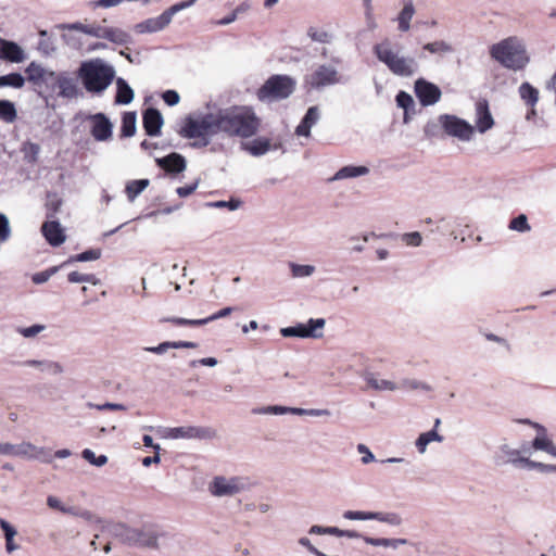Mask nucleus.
Here are the masks:
<instances>
[{"label": "nucleus", "mask_w": 556, "mask_h": 556, "mask_svg": "<svg viewBox=\"0 0 556 556\" xmlns=\"http://www.w3.org/2000/svg\"><path fill=\"white\" fill-rule=\"evenodd\" d=\"M25 84V78L20 73H11L0 76V87L9 86L13 88H22Z\"/></svg>", "instance_id": "38"}, {"label": "nucleus", "mask_w": 556, "mask_h": 556, "mask_svg": "<svg viewBox=\"0 0 556 556\" xmlns=\"http://www.w3.org/2000/svg\"><path fill=\"white\" fill-rule=\"evenodd\" d=\"M195 189H197V184L188 185V186L177 188V193L179 197L185 198V197L192 194L195 191Z\"/></svg>", "instance_id": "61"}, {"label": "nucleus", "mask_w": 556, "mask_h": 556, "mask_svg": "<svg viewBox=\"0 0 556 556\" xmlns=\"http://www.w3.org/2000/svg\"><path fill=\"white\" fill-rule=\"evenodd\" d=\"M117 91L115 96V102L118 104H128L134 99V91L129 85L123 79L118 78L116 81Z\"/></svg>", "instance_id": "26"}, {"label": "nucleus", "mask_w": 556, "mask_h": 556, "mask_svg": "<svg viewBox=\"0 0 556 556\" xmlns=\"http://www.w3.org/2000/svg\"><path fill=\"white\" fill-rule=\"evenodd\" d=\"M330 532H334L333 529H331V527L313 526L309 529V533L315 534H330Z\"/></svg>", "instance_id": "64"}, {"label": "nucleus", "mask_w": 556, "mask_h": 556, "mask_svg": "<svg viewBox=\"0 0 556 556\" xmlns=\"http://www.w3.org/2000/svg\"><path fill=\"white\" fill-rule=\"evenodd\" d=\"M415 92L422 105H432L441 98L440 88L424 79H418L415 83Z\"/></svg>", "instance_id": "12"}, {"label": "nucleus", "mask_w": 556, "mask_h": 556, "mask_svg": "<svg viewBox=\"0 0 556 556\" xmlns=\"http://www.w3.org/2000/svg\"><path fill=\"white\" fill-rule=\"evenodd\" d=\"M27 80L33 84L35 89L40 87L41 80L48 73L46 68H43L40 64L36 62L29 63V65L25 70Z\"/></svg>", "instance_id": "25"}, {"label": "nucleus", "mask_w": 556, "mask_h": 556, "mask_svg": "<svg viewBox=\"0 0 556 556\" xmlns=\"http://www.w3.org/2000/svg\"><path fill=\"white\" fill-rule=\"evenodd\" d=\"M325 326L323 318L313 319L311 318L307 325H298L293 327H287L281 329L283 337H300V338H317L320 334H316V329H321Z\"/></svg>", "instance_id": "10"}, {"label": "nucleus", "mask_w": 556, "mask_h": 556, "mask_svg": "<svg viewBox=\"0 0 556 556\" xmlns=\"http://www.w3.org/2000/svg\"><path fill=\"white\" fill-rule=\"evenodd\" d=\"M490 55L501 65L513 71H520L529 63L526 48L517 37H508L490 48Z\"/></svg>", "instance_id": "2"}, {"label": "nucleus", "mask_w": 556, "mask_h": 556, "mask_svg": "<svg viewBox=\"0 0 556 556\" xmlns=\"http://www.w3.org/2000/svg\"><path fill=\"white\" fill-rule=\"evenodd\" d=\"M532 446L535 450L545 451L549 455L556 456V446H555V444L548 438H546L544 435V433H542V435H538L533 440Z\"/></svg>", "instance_id": "35"}, {"label": "nucleus", "mask_w": 556, "mask_h": 556, "mask_svg": "<svg viewBox=\"0 0 556 556\" xmlns=\"http://www.w3.org/2000/svg\"><path fill=\"white\" fill-rule=\"evenodd\" d=\"M78 76L87 91L99 93L112 83L114 71L111 66L99 61H89L81 64Z\"/></svg>", "instance_id": "3"}, {"label": "nucleus", "mask_w": 556, "mask_h": 556, "mask_svg": "<svg viewBox=\"0 0 556 556\" xmlns=\"http://www.w3.org/2000/svg\"><path fill=\"white\" fill-rule=\"evenodd\" d=\"M262 126V119L251 105H231L207 113L200 118L187 117L179 135L188 139H201L206 147L210 138L223 135L228 138L248 139L254 137Z\"/></svg>", "instance_id": "1"}, {"label": "nucleus", "mask_w": 556, "mask_h": 556, "mask_svg": "<svg viewBox=\"0 0 556 556\" xmlns=\"http://www.w3.org/2000/svg\"><path fill=\"white\" fill-rule=\"evenodd\" d=\"M159 533L151 529H126L123 534V540L129 545H137L141 547L157 548Z\"/></svg>", "instance_id": "6"}, {"label": "nucleus", "mask_w": 556, "mask_h": 556, "mask_svg": "<svg viewBox=\"0 0 556 556\" xmlns=\"http://www.w3.org/2000/svg\"><path fill=\"white\" fill-rule=\"evenodd\" d=\"M340 78L336 68L328 65H319L307 78L306 83L315 89L339 83Z\"/></svg>", "instance_id": "7"}, {"label": "nucleus", "mask_w": 556, "mask_h": 556, "mask_svg": "<svg viewBox=\"0 0 556 556\" xmlns=\"http://www.w3.org/2000/svg\"><path fill=\"white\" fill-rule=\"evenodd\" d=\"M89 407H93L98 410H125L126 407L123 404L117 403H104L102 405L88 404Z\"/></svg>", "instance_id": "53"}, {"label": "nucleus", "mask_w": 556, "mask_h": 556, "mask_svg": "<svg viewBox=\"0 0 556 556\" xmlns=\"http://www.w3.org/2000/svg\"><path fill=\"white\" fill-rule=\"evenodd\" d=\"M405 239H406L407 244L414 245V247L420 245L421 240H422L420 233L417 231L405 235Z\"/></svg>", "instance_id": "58"}, {"label": "nucleus", "mask_w": 556, "mask_h": 556, "mask_svg": "<svg viewBox=\"0 0 556 556\" xmlns=\"http://www.w3.org/2000/svg\"><path fill=\"white\" fill-rule=\"evenodd\" d=\"M519 462L523 463L527 467H529L531 469L535 468L541 471H555L556 470V466L545 465L543 463H536V462L530 460L528 458H520Z\"/></svg>", "instance_id": "47"}, {"label": "nucleus", "mask_w": 556, "mask_h": 556, "mask_svg": "<svg viewBox=\"0 0 556 556\" xmlns=\"http://www.w3.org/2000/svg\"><path fill=\"white\" fill-rule=\"evenodd\" d=\"M73 28L79 30L84 34L101 38V33L103 31V27L99 25H85L81 23H76L73 25Z\"/></svg>", "instance_id": "43"}, {"label": "nucleus", "mask_w": 556, "mask_h": 556, "mask_svg": "<svg viewBox=\"0 0 556 556\" xmlns=\"http://www.w3.org/2000/svg\"><path fill=\"white\" fill-rule=\"evenodd\" d=\"M344 518L351 520H368L371 519L370 513L348 510L344 513Z\"/></svg>", "instance_id": "51"}, {"label": "nucleus", "mask_w": 556, "mask_h": 556, "mask_svg": "<svg viewBox=\"0 0 556 556\" xmlns=\"http://www.w3.org/2000/svg\"><path fill=\"white\" fill-rule=\"evenodd\" d=\"M0 527L4 532L5 539L14 538L16 535V530L4 519L0 518Z\"/></svg>", "instance_id": "56"}, {"label": "nucleus", "mask_w": 556, "mask_h": 556, "mask_svg": "<svg viewBox=\"0 0 556 556\" xmlns=\"http://www.w3.org/2000/svg\"><path fill=\"white\" fill-rule=\"evenodd\" d=\"M509 228L511 230H516V231H520V232L530 230V226L528 224L527 216L521 214V215L517 216L516 218L511 219L509 223Z\"/></svg>", "instance_id": "46"}, {"label": "nucleus", "mask_w": 556, "mask_h": 556, "mask_svg": "<svg viewBox=\"0 0 556 556\" xmlns=\"http://www.w3.org/2000/svg\"><path fill=\"white\" fill-rule=\"evenodd\" d=\"M170 22V14L164 12L155 20H148L146 22L147 29L149 31H157L164 28Z\"/></svg>", "instance_id": "41"}, {"label": "nucleus", "mask_w": 556, "mask_h": 556, "mask_svg": "<svg viewBox=\"0 0 556 556\" xmlns=\"http://www.w3.org/2000/svg\"><path fill=\"white\" fill-rule=\"evenodd\" d=\"M442 438L437 433L435 430H431L421 433L416 441V446L420 453L425 452L427 445L432 441H441Z\"/></svg>", "instance_id": "40"}, {"label": "nucleus", "mask_w": 556, "mask_h": 556, "mask_svg": "<svg viewBox=\"0 0 556 556\" xmlns=\"http://www.w3.org/2000/svg\"><path fill=\"white\" fill-rule=\"evenodd\" d=\"M101 38L108 39L114 43L123 45L127 40V34L118 28L103 27Z\"/></svg>", "instance_id": "33"}, {"label": "nucleus", "mask_w": 556, "mask_h": 556, "mask_svg": "<svg viewBox=\"0 0 556 556\" xmlns=\"http://www.w3.org/2000/svg\"><path fill=\"white\" fill-rule=\"evenodd\" d=\"M313 271H314V267L311 265L292 264V274L295 277L309 276Z\"/></svg>", "instance_id": "49"}, {"label": "nucleus", "mask_w": 556, "mask_h": 556, "mask_svg": "<svg viewBox=\"0 0 556 556\" xmlns=\"http://www.w3.org/2000/svg\"><path fill=\"white\" fill-rule=\"evenodd\" d=\"M368 173L365 166H344L334 176L336 179L357 177Z\"/></svg>", "instance_id": "36"}, {"label": "nucleus", "mask_w": 556, "mask_h": 556, "mask_svg": "<svg viewBox=\"0 0 556 556\" xmlns=\"http://www.w3.org/2000/svg\"><path fill=\"white\" fill-rule=\"evenodd\" d=\"M168 437L172 439H211L215 437V431L210 428L182 426L170 428Z\"/></svg>", "instance_id": "9"}, {"label": "nucleus", "mask_w": 556, "mask_h": 556, "mask_svg": "<svg viewBox=\"0 0 556 556\" xmlns=\"http://www.w3.org/2000/svg\"><path fill=\"white\" fill-rule=\"evenodd\" d=\"M91 135L98 141H106L112 137V123L103 113H97L90 117Z\"/></svg>", "instance_id": "14"}, {"label": "nucleus", "mask_w": 556, "mask_h": 556, "mask_svg": "<svg viewBox=\"0 0 556 556\" xmlns=\"http://www.w3.org/2000/svg\"><path fill=\"white\" fill-rule=\"evenodd\" d=\"M395 100H396L397 105L400 108H403L404 110H408L409 108H412L414 105V100H413L412 96L405 91H400L396 94Z\"/></svg>", "instance_id": "48"}, {"label": "nucleus", "mask_w": 556, "mask_h": 556, "mask_svg": "<svg viewBox=\"0 0 556 556\" xmlns=\"http://www.w3.org/2000/svg\"><path fill=\"white\" fill-rule=\"evenodd\" d=\"M0 59L14 63L24 60L23 50L17 43L0 39Z\"/></svg>", "instance_id": "20"}, {"label": "nucleus", "mask_w": 556, "mask_h": 556, "mask_svg": "<svg viewBox=\"0 0 556 556\" xmlns=\"http://www.w3.org/2000/svg\"><path fill=\"white\" fill-rule=\"evenodd\" d=\"M415 14V8L412 0H407L404 2V7L402 11L399 13L396 21L399 24V30L402 33H406L410 28V22Z\"/></svg>", "instance_id": "22"}, {"label": "nucleus", "mask_w": 556, "mask_h": 556, "mask_svg": "<svg viewBox=\"0 0 556 556\" xmlns=\"http://www.w3.org/2000/svg\"><path fill=\"white\" fill-rule=\"evenodd\" d=\"M56 94L72 99L78 96L77 80L67 73H60Z\"/></svg>", "instance_id": "19"}, {"label": "nucleus", "mask_w": 556, "mask_h": 556, "mask_svg": "<svg viewBox=\"0 0 556 556\" xmlns=\"http://www.w3.org/2000/svg\"><path fill=\"white\" fill-rule=\"evenodd\" d=\"M197 346L198 344L191 341H166L157 346L146 348L144 350L154 354H162L168 349H195Z\"/></svg>", "instance_id": "23"}, {"label": "nucleus", "mask_w": 556, "mask_h": 556, "mask_svg": "<svg viewBox=\"0 0 556 556\" xmlns=\"http://www.w3.org/2000/svg\"><path fill=\"white\" fill-rule=\"evenodd\" d=\"M307 35L313 41H317V42H321V43H328L331 40V35L328 31L319 30L314 27H311L307 30Z\"/></svg>", "instance_id": "44"}, {"label": "nucleus", "mask_w": 556, "mask_h": 556, "mask_svg": "<svg viewBox=\"0 0 556 556\" xmlns=\"http://www.w3.org/2000/svg\"><path fill=\"white\" fill-rule=\"evenodd\" d=\"M319 117L318 109L317 106H311L301 123L298 125L295 129V134L298 136H309L311 128L316 124L317 119Z\"/></svg>", "instance_id": "21"}, {"label": "nucleus", "mask_w": 556, "mask_h": 556, "mask_svg": "<svg viewBox=\"0 0 556 556\" xmlns=\"http://www.w3.org/2000/svg\"><path fill=\"white\" fill-rule=\"evenodd\" d=\"M55 270L56 269L53 268L50 271L39 273V274L34 276L33 280L36 283H42V282L47 281L49 279V277H50L51 273H54Z\"/></svg>", "instance_id": "63"}, {"label": "nucleus", "mask_w": 556, "mask_h": 556, "mask_svg": "<svg viewBox=\"0 0 556 556\" xmlns=\"http://www.w3.org/2000/svg\"><path fill=\"white\" fill-rule=\"evenodd\" d=\"M216 207H228L229 210H236L240 205V201L230 200V201H217L213 204Z\"/></svg>", "instance_id": "60"}, {"label": "nucleus", "mask_w": 556, "mask_h": 556, "mask_svg": "<svg viewBox=\"0 0 556 556\" xmlns=\"http://www.w3.org/2000/svg\"><path fill=\"white\" fill-rule=\"evenodd\" d=\"M296 81L288 75H271L256 91L260 101L287 99L295 90Z\"/></svg>", "instance_id": "5"}, {"label": "nucleus", "mask_w": 556, "mask_h": 556, "mask_svg": "<svg viewBox=\"0 0 556 556\" xmlns=\"http://www.w3.org/2000/svg\"><path fill=\"white\" fill-rule=\"evenodd\" d=\"M331 529H333L334 532H330L331 535H337V536H348V538H361L362 535L356 532V531H351V530H341L337 527H331Z\"/></svg>", "instance_id": "57"}, {"label": "nucleus", "mask_w": 556, "mask_h": 556, "mask_svg": "<svg viewBox=\"0 0 556 556\" xmlns=\"http://www.w3.org/2000/svg\"><path fill=\"white\" fill-rule=\"evenodd\" d=\"M156 164L169 174H179L186 169L185 157L176 152L164 157L156 159Z\"/></svg>", "instance_id": "18"}, {"label": "nucleus", "mask_w": 556, "mask_h": 556, "mask_svg": "<svg viewBox=\"0 0 556 556\" xmlns=\"http://www.w3.org/2000/svg\"><path fill=\"white\" fill-rule=\"evenodd\" d=\"M422 49L432 54L443 55L453 51V47L444 40H437L424 45Z\"/></svg>", "instance_id": "34"}, {"label": "nucleus", "mask_w": 556, "mask_h": 556, "mask_svg": "<svg viewBox=\"0 0 556 556\" xmlns=\"http://www.w3.org/2000/svg\"><path fill=\"white\" fill-rule=\"evenodd\" d=\"M443 128L446 134L458 137L463 140L470 139L473 128L463 119L456 116L445 115L443 118Z\"/></svg>", "instance_id": "11"}, {"label": "nucleus", "mask_w": 556, "mask_h": 556, "mask_svg": "<svg viewBox=\"0 0 556 556\" xmlns=\"http://www.w3.org/2000/svg\"><path fill=\"white\" fill-rule=\"evenodd\" d=\"M45 326L41 325H33L30 327L21 328L18 332L24 336L25 338H31L38 334L40 331H42Z\"/></svg>", "instance_id": "52"}, {"label": "nucleus", "mask_w": 556, "mask_h": 556, "mask_svg": "<svg viewBox=\"0 0 556 556\" xmlns=\"http://www.w3.org/2000/svg\"><path fill=\"white\" fill-rule=\"evenodd\" d=\"M142 123L148 136H159L163 125V117L159 110L149 108L143 112Z\"/></svg>", "instance_id": "16"}, {"label": "nucleus", "mask_w": 556, "mask_h": 556, "mask_svg": "<svg viewBox=\"0 0 556 556\" xmlns=\"http://www.w3.org/2000/svg\"><path fill=\"white\" fill-rule=\"evenodd\" d=\"M232 311H233L232 307H225L205 318L188 319V318H182V317H167V318H163L161 321L169 323L174 326H179V327H182V326L199 327V326L206 325L211 321H214L216 319L226 317V316L230 315Z\"/></svg>", "instance_id": "8"}, {"label": "nucleus", "mask_w": 556, "mask_h": 556, "mask_svg": "<svg viewBox=\"0 0 556 556\" xmlns=\"http://www.w3.org/2000/svg\"><path fill=\"white\" fill-rule=\"evenodd\" d=\"M101 256L100 250H88L72 256L68 262H86L98 260Z\"/></svg>", "instance_id": "45"}, {"label": "nucleus", "mask_w": 556, "mask_h": 556, "mask_svg": "<svg viewBox=\"0 0 556 556\" xmlns=\"http://www.w3.org/2000/svg\"><path fill=\"white\" fill-rule=\"evenodd\" d=\"M377 59L382 62L394 75L408 77L415 72L416 63L412 58L400 56L384 40L374 47Z\"/></svg>", "instance_id": "4"}, {"label": "nucleus", "mask_w": 556, "mask_h": 556, "mask_svg": "<svg viewBox=\"0 0 556 556\" xmlns=\"http://www.w3.org/2000/svg\"><path fill=\"white\" fill-rule=\"evenodd\" d=\"M22 152L24 153L25 160L27 162L36 163L38 161L40 146L31 141L24 142Z\"/></svg>", "instance_id": "39"}, {"label": "nucleus", "mask_w": 556, "mask_h": 556, "mask_svg": "<svg viewBox=\"0 0 556 556\" xmlns=\"http://www.w3.org/2000/svg\"><path fill=\"white\" fill-rule=\"evenodd\" d=\"M136 132V113L125 112L122 117L121 137H131Z\"/></svg>", "instance_id": "31"}, {"label": "nucleus", "mask_w": 556, "mask_h": 556, "mask_svg": "<svg viewBox=\"0 0 556 556\" xmlns=\"http://www.w3.org/2000/svg\"><path fill=\"white\" fill-rule=\"evenodd\" d=\"M195 0H190V1H182L180 3H177L175 5H173L168 11H166L167 13L170 14V16L176 13L177 11L179 10H182V9H186L188 8L189 5H191L192 3H194Z\"/></svg>", "instance_id": "62"}, {"label": "nucleus", "mask_w": 556, "mask_h": 556, "mask_svg": "<svg viewBox=\"0 0 556 556\" xmlns=\"http://www.w3.org/2000/svg\"><path fill=\"white\" fill-rule=\"evenodd\" d=\"M0 118L7 123H12L16 118L14 104L8 100H0Z\"/></svg>", "instance_id": "37"}, {"label": "nucleus", "mask_w": 556, "mask_h": 556, "mask_svg": "<svg viewBox=\"0 0 556 556\" xmlns=\"http://www.w3.org/2000/svg\"><path fill=\"white\" fill-rule=\"evenodd\" d=\"M365 381L367 386L374 390L383 391L389 390L393 391L396 389V384L393 381L386 379H378L374 374L368 372L365 375Z\"/></svg>", "instance_id": "28"}, {"label": "nucleus", "mask_w": 556, "mask_h": 556, "mask_svg": "<svg viewBox=\"0 0 556 556\" xmlns=\"http://www.w3.org/2000/svg\"><path fill=\"white\" fill-rule=\"evenodd\" d=\"M363 539L367 544H370L372 546H386L387 547V546L394 545L393 541L390 539H375V538H369V536H363Z\"/></svg>", "instance_id": "55"}, {"label": "nucleus", "mask_w": 556, "mask_h": 556, "mask_svg": "<svg viewBox=\"0 0 556 556\" xmlns=\"http://www.w3.org/2000/svg\"><path fill=\"white\" fill-rule=\"evenodd\" d=\"M300 544L305 546L311 553L316 556H325V554L318 551L314 545H312L311 541L307 538L300 539Z\"/></svg>", "instance_id": "59"}, {"label": "nucleus", "mask_w": 556, "mask_h": 556, "mask_svg": "<svg viewBox=\"0 0 556 556\" xmlns=\"http://www.w3.org/2000/svg\"><path fill=\"white\" fill-rule=\"evenodd\" d=\"M41 232L47 242L52 247H59L66 240L64 229L55 219L45 222L41 226Z\"/></svg>", "instance_id": "13"}, {"label": "nucleus", "mask_w": 556, "mask_h": 556, "mask_svg": "<svg viewBox=\"0 0 556 556\" xmlns=\"http://www.w3.org/2000/svg\"><path fill=\"white\" fill-rule=\"evenodd\" d=\"M149 179H137L127 182L125 193L127 199L132 202L148 186Z\"/></svg>", "instance_id": "29"}, {"label": "nucleus", "mask_w": 556, "mask_h": 556, "mask_svg": "<svg viewBox=\"0 0 556 556\" xmlns=\"http://www.w3.org/2000/svg\"><path fill=\"white\" fill-rule=\"evenodd\" d=\"M10 237V227L7 216L0 213V240L5 241Z\"/></svg>", "instance_id": "50"}, {"label": "nucleus", "mask_w": 556, "mask_h": 556, "mask_svg": "<svg viewBox=\"0 0 556 556\" xmlns=\"http://www.w3.org/2000/svg\"><path fill=\"white\" fill-rule=\"evenodd\" d=\"M62 203V199L56 193L50 192L47 194L46 208L48 219L55 218V215L60 211Z\"/></svg>", "instance_id": "32"}, {"label": "nucleus", "mask_w": 556, "mask_h": 556, "mask_svg": "<svg viewBox=\"0 0 556 556\" xmlns=\"http://www.w3.org/2000/svg\"><path fill=\"white\" fill-rule=\"evenodd\" d=\"M520 98L529 106H534L539 101V91L532 87L529 83H522L519 87Z\"/></svg>", "instance_id": "30"}, {"label": "nucleus", "mask_w": 556, "mask_h": 556, "mask_svg": "<svg viewBox=\"0 0 556 556\" xmlns=\"http://www.w3.org/2000/svg\"><path fill=\"white\" fill-rule=\"evenodd\" d=\"M494 125L493 117L489 110V103L485 99H480L476 103V127L480 132H485Z\"/></svg>", "instance_id": "17"}, {"label": "nucleus", "mask_w": 556, "mask_h": 556, "mask_svg": "<svg viewBox=\"0 0 556 556\" xmlns=\"http://www.w3.org/2000/svg\"><path fill=\"white\" fill-rule=\"evenodd\" d=\"M59 79L60 74L48 71V73L41 80L40 87H38L36 90H38L39 93H47L49 96H53L56 93Z\"/></svg>", "instance_id": "24"}, {"label": "nucleus", "mask_w": 556, "mask_h": 556, "mask_svg": "<svg viewBox=\"0 0 556 556\" xmlns=\"http://www.w3.org/2000/svg\"><path fill=\"white\" fill-rule=\"evenodd\" d=\"M238 478L226 479L225 477H215L210 484V491L215 496L233 495L240 491Z\"/></svg>", "instance_id": "15"}, {"label": "nucleus", "mask_w": 556, "mask_h": 556, "mask_svg": "<svg viewBox=\"0 0 556 556\" xmlns=\"http://www.w3.org/2000/svg\"><path fill=\"white\" fill-rule=\"evenodd\" d=\"M67 280L70 282H90L92 285L98 282V279L93 274H83L79 271H71L67 275Z\"/></svg>", "instance_id": "42"}, {"label": "nucleus", "mask_w": 556, "mask_h": 556, "mask_svg": "<svg viewBox=\"0 0 556 556\" xmlns=\"http://www.w3.org/2000/svg\"><path fill=\"white\" fill-rule=\"evenodd\" d=\"M244 149L254 156H260L270 150V141L267 138H256L244 146Z\"/></svg>", "instance_id": "27"}, {"label": "nucleus", "mask_w": 556, "mask_h": 556, "mask_svg": "<svg viewBox=\"0 0 556 556\" xmlns=\"http://www.w3.org/2000/svg\"><path fill=\"white\" fill-rule=\"evenodd\" d=\"M162 97L164 102L170 106L176 105L180 100L178 92L175 90H167Z\"/></svg>", "instance_id": "54"}]
</instances>
